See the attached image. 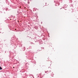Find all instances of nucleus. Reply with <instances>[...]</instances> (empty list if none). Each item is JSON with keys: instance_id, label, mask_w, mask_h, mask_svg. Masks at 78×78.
Instances as JSON below:
<instances>
[{"instance_id": "f257e3e1", "label": "nucleus", "mask_w": 78, "mask_h": 78, "mask_svg": "<svg viewBox=\"0 0 78 78\" xmlns=\"http://www.w3.org/2000/svg\"><path fill=\"white\" fill-rule=\"evenodd\" d=\"M2 68L1 67H0V70H2Z\"/></svg>"}, {"instance_id": "f03ea898", "label": "nucleus", "mask_w": 78, "mask_h": 78, "mask_svg": "<svg viewBox=\"0 0 78 78\" xmlns=\"http://www.w3.org/2000/svg\"><path fill=\"white\" fill-rule=\"evenodd\" d=\"M15 68V67H13V68Z\"/></svg>"}, {"instance_id": "7ed1b4c3", "label": "nucleus", "mask_w": 78, "mask_h": 78, "mask_svg": "<svg viewBox=\"0 0 78 78\" xmlns=\"http://www.w3.org/2000/svg\"><path fill=\"white\" fill-rule=\"evenodd\" d=\"M15 30H16V29H15Z\"/></svg>"}]
</instances>
